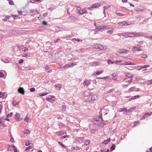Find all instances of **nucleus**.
<instances>
[{
    "label": "nucleus",
    "instance_id": "1",
    "mask_svg": "<svg viewBox=\"0 0 152 152\" xmlns=\"http://www.w3.org/2000/svg\"><path fill=\"white\" fill-rule=\"evenodd\" d=\"M93 47L98 51L102 50H105L107 48L106 46L103 47L101 44H95L93 45Z\"/></svg>",
    "mask_w": 152,
    "mask_h": 152
},
{
    "label": "nucleus",
    "instance_id": "2",
    "mask_svg": "<svg viewBox=\"0 0 152 152\" xmlns=\"http://www.w3.org/2000/svg\"><path fill=\"white\" fill-rule=\"evenodd\" d=\"M46 98L47 100L51 102H53L56 100L55 97L53 96L48 95L46 97Z\"/></svg>",
    "mask_w": 152,
    "mask_h": 152
},
{
    "label": "nucleus",
    "instance_id": "3",
    "mask_svg": "<svg viewBox=\"0 0 152 152\" xmlns=\"http://www.w3.org/2000/svg\"><path fill=\"white\" fill-rule=\"evenodd\" d=\"M20 114L19 113H17L15 115V118L17 121H20L22 119V117H20Z\"/></svg>",
    "mask_w": 152,
    "mask_h": 152
},
{
    "label": "nucleus",
    "instance_id": "4",
    "mask_svg": "<svg viewBox=\"0 0 152 152\" xmlns=\"http://www.w3.org/2000/svg\"><path fill=\"white\" fill-rule=\"evenodd\" d=\"M129 34L132 35L131 36H129V37H138L140 36V34L139 33L131 32L129 33Z\"/></svg>",
    "mask_w": 152,
    "mask_h": 152
},
{
    "label": "nucleus",
    "instance_id": "5",
    "mask_svg": "<svg viewBox=\"0 0 152 152\" xmlns=\"http://www.w3.org/2000/svg\"><path fill=\"white\" fill-rule=\"evenodd\" d=\"M128 51V50L125 49H120L118 50V52L119 53L123 54L124 53H126Z\"/></svg>",
    "mask_w": 152,
    "mask_h": 152
},
{
    "label": "nucleus",
    "instance_id": "6",
    "mask_svg": "<svg viewBox=\"0 0 152 152\" xmlns=\"http://www.w3.org/2000/svg\"><path fill=\"white\" fill-rule=\"evenodd\" d=\"M7 96V94L5 93H2L0 91V98H6Z\"/></svg>",
    "mask_w": 152,
    "mask_h": 152
},
{
    "label": "nucleus",
    "instance_id": "7",
    "mask_svg": "<svg viewBox=\"0 0 152 152\" xmlns=\"http://www.w3.org/2000/svg\"><path fill=\"white\" fill-rule=\"evenodd\" d=\"M18 91L19 93L24 94V91L23 88L22 87H20L18 89Z\"/></svg>",
    "mask_w": 152,
    "mask_h": 152
},
{
    "label": "nucleus",
    "instance_id": "8",
    "mask_svg": "<svg viewBox=\"0 0 152 152\" xmlns=\"http://www.w3.org/2000/svg\"><path fill=\"white\" fill-rule=\"evenodd\" d=\"M90 83V81L89 80H85L83 83L84 85L86 86L87 87Z\"/></svg>",
    "mask_w": 152,
    "mask_h": 152
},
{
    "label": "nucleus",
    "instance_id": "9",
    "mask_svg": "<svg viewBox=\"0 0 152 152\" xmlns=\"http://www.w3.org/2000/svg\"><path fill=\"white\" fill-rule=\"evenodd\" d=\"M80 15H82L84 13H87L88 12L87 11H86L85 9H82V10H81L80 11H79L78 13Z\"/></svg>",
    "mask_w": 152,
    "mask_h": 152
},
{
    "label": "nucleus",
    "instance_id": "10",
    "mask_svg": "<svg viewBox=\"0 0 152 152\" xmlns=\"http://www.w3.org/2000/svg\"><path fill=\"white\" fill-rule=\"evenodd\" d=\"M110 8V6L109 5H108L107 6H104L103 8H104V11L103 13L105 15V10L106 9H109Z\"/></svg>",
    "mask_w": 152,
    "mask_h": 152
},
{
    "label": "nucleus",
    "instance_id": "11",
    "mask_svg": "<svg viewBox=\"0 0 152 152\" xmlns=\"http://www.w3.org/2000/svg\"><path fill=\"white\" fill-rule=\"evenodd\" d=\"M99 28L98 30H99L105 28L108 29L109 28L108 26H99Z\"/></svg>",
    "mask_w": 152,
    "mask_h": 152
},
{
    "label": "nucleus",
    "instance_id": "12",
    "mask_svg": "<svg viewBox=\"0 0 152 152\" xmlns=\"http://www.w3.org/2000/svg\"><path fill=\"white\" fill-rule=\"evenodd\" d=\"M100 6V5L99 3H96L94 4L92 7H91V8H97L99 7Z\"/></svg>",
    "mask_w": 152,
    "mask_h": 152
},
{
    "label": "nucleus",
    "instance_id": "13",
    "mask_svg": "<svg viewBox=\"0 0 152 152\" xmlns=\"http://www.w3.org/2000/svg\"><path fill=\"white\" fill-rule=\"evenodd\" d=\"M29 118L30 116H28V115H27L24 119V121L28 123L29 120Z\"/></svg>",
    "mask_w": 152,
    "mask_h": 152
},
{
    "label": "nucleus",
    "instance_id": "14",
    "mask_svg": "<svg viewBox=\"0 0 152 152\" xmlns=\"http://www.w3.org/2000/svg\"><path fill=\"white\" fill-rule=\"evenodd\" d=\"M98 99V97L97 96L96 94H94V95L92 97H91V99L92 100H96Z\"/></svg>",
    "mask_w": 152,
    "mask_h": 152
},
{
    "label": "nucleus",
    "instance_id": "15",
    "mask_svg": "<svg viewBox=\"0 0 152 152\" xmlns=\"http://www.w3.org/2000/svg\"><path fill=\"white\" fill-rule=\"evenodd\" d=\"M56 134L58 136H60L64 134V132L60 131L56 132Z\"/></svg>",
    "mask_w": 152,
    "mask_h": 152
},
{
    "label": "nucleus",
    "instance_id": "16",
    "mask_svg": "<svg viewBox=\"0 0 152 152\" xmlns=\"http://www.w3.org/2000/svg\"><path fill=\"white\" fill-rule=\"evenodd\" d=\"M141 50V49L140 48L134 47L133 48V51H140Z\"/></svg>",
    "mask_w": 152,
    "mask_h": 152
},
{
    "label": "nucleus",
    "instance_id": "17",
    "mask_svg": "<svg viewBox=\"0 0 152 152\" xmlns=\"http://www.w3.org/2000/svg\"><path fill=\"white\" fill-rule=\"evenodd\" d=\"M124 111H125L126 113H127V109L125 108H120L119 110V111L120 112H122Z\"/></svg>",
    "mask_w": 152,
    "mask_h": 152
},
{
    "label": "nucleus",
    "instance_id": "18",
    "mask_svg": "<svg viewBox=\"0 0 152 152\" xmlns=\"http://www.w3.org/2000/svg\"><path fill=\"white\" fill-rule=\"evenodd\" d=\"M19 103V102L18 101H17L16 100H14L12 102V104L14 106H16L18 105Z\"/></svg>",
    "mask_w": 152,
    "mask_h": 152
},
{
    "label": "nucleus",
    "instance_id": "19",
    "mask_svg": "<svg viewBox=\"0 0 152 152\" xmlns=\"http://www.w3.org/2000/svg\"><path fill=\"white\" fill-rule=\"evenodd\" d=\"M149 67V65H145L143 66H138V67H140V69H138V70H139L141 69L145 68L147 67Z\"/></svg>",
    "mask_w": 152,
    "mask_h": 152
},
{
    "label": "nucleus",
    "instance_id": "20",
    "mask_svg": "<svg viewBox=\"0 0 152 152\" xmlns=\"http://www.w3.org/2000/svg\"><path fill=\"white\" fill-rule=\"evenodd\" d=\"M124 65H134V64L132 63L130 61H126L125 63L124 64Z\"/></svg>",
    "mask_w": 152,
    "mask_h": 152
},
{
    "label": "nucleus",
    "instance_id": "21",
    "mask_svg": "<svg viewBox=\"0 0 152 152\" xmlns=\"http://www.w3.org/2000/svg\"><path fill=\"white\" fill-rule=\"evenodd\" d=\"M129 34H126L125 33H122L121 35L122 36H124L125 37H129Z\"/></svg>",
    "mask_w": 152,
    "mask_h": 152
},
{
    "label": "nucleus",
    "instance_id": "22",
    "mask_svg": "<svg viewBox=\"0 0 152 152\" xmlns=\"http://www.w3.org/2000/svg\"><path fill=\"white\" fill-rule=\"evenodd\" d=\"M12 148L13 149L14 152H18L17 151V149L16 148L14 145H13L11 146Z\"/></svg>",
    "mask_w": 152,
    "mask_h": 152
},
{
    "label": "nucleus",
    "instance_id": "23",
    "mask_svg": "<svg viewBox=\"0 0 152 152\" xmlns=\"http://www.w3.org/2000/svg\"><path fill=\"white\" fill-rule=\"evenodd\" d=\"M3 108V106L2 102H0V114L1 113L2 110Z\"/></svg>",
    "mask_w": 152,
    "mask_h": 152
},
{
    "label": "nucleus",
    "instance_id": "24",
    "mask_svg": "<svg viewBox=\"0 0 152 152\" xmlns=\"http://www.w3.org/2000/svg\"><path fill=\"white\" fill-rule=\"evenodd\" d=\"M122 24V26H128L129 25V24H128L125 21L122 22L121 23Z\"/></svg>",
    "mask_w": 152,
    "mask_h": 152
},
{
    "label": "nucleus",
    "instance_id": "25",
    "mask_svg": "<svg viewBox=\"0 0 152 152\" xmlns=\"http://www.w3.org/2000/svg\"><path fill=\"white\" fill-rule=\"evenodd\" d=\"M126 76L128 78H131L133 77V75H132L129 73H128L126 74Z\"/></svg>",
    "mask_w": 152,
    "mask_h": 152
},
{
    "label": "nucleus",
    "instance_id": "26",
    "mask_svg": "<svg viewBox=\"0 0 152 152\" xmlns=\"http://www.w3.org/2000/svg\"><path fill=\"white\" fill-rule=\"evenodd\" d=\"M115 145L114 144H113L110 148V150L112 151L115 150Z\"/></svg>",
    "mask_w": 152,
    "mask_h": 152
},
{
    "label": "nucleus",
    "instance_id": "27",
    "mask_svg": "<svg viewBox=\"0 0 152 152\" xmlns=\"http://www.w3.org/2000/svg\"><path fill=\"white\" fill-rule=\"evenodd\" d=\"M152 113H151L150 114L148 113H147L145 114L144 116H143V118H145V117H147V116H150Z\"/></svg>",
    "mask_w": 152,
    "mask_h": 152
},
{
    "label": "nucleus",
    "instance_id": "28",
    "mask_svg": "<svg viewBox=\"0 0 152 152\" xmlns=\"http://www.w3.org/2000/svg\"><path fill=\"white\" fill-rule=\"evenodd\" d=\"M114 31V30L113 29H112L111 30H108L107 31V33H109V34H111L113 33Z\"/></svg>",
    "mask_w": 152,
    "mask_h": 152
},
{
    "label": "nucleus",
    "instance_id": "29",
    "mask_svg": "<svg viewBox=\"0 0 152 152\" xmlns=\"http://www.w3.org/2000/svg\"><path fill=\"white\" fill-rule=\"evenodd\" d=\"M23 133L24 134H29L30 133V132L28 130L26 129L24 130Z\"/></svg>",
    "mask_w": 152,
    "mask_h": 152
},
{
    "label": "nucleus",
    "instance_id": "30",
    "mask_svg": "<svg viewBox=\"0 0 152 152\" xmlns=\"http://www.w3.org/2000/svg\"><path fill=\"white\" fill-rule=\"evenodd\" d=\"M139 97H140V96L139 95H136V96H132L131 98V100L134 99H135L138 98Z\"/></svg>",
    "mask_w": 152,
    "mask_h": 152
},
{
    "label": "nucleus",
    "instance_id": "31",
    "mask_svg": "<svg viewBox=\"0 0 152 152\" xmlns=\"http://www.w3.org/2000/svg\"><path fill=\"white\" fill-rule=\"evenodd\" d=\"M103 71L102 70L101 71H97L95 73V74L97 75H99L100 74H101L103 73Z\"/></svg>",
    "mask_w": 152,
    "mask_h": 152
},
{
    "label": "nucleus",
    "instance_id": "32",
    "mask_svg": "<svg viewBox=\"0 0 152 152\" xmlns=\"http://www.w3.org/2000/svg\"><path fill=\"white\" fill-rule=\"evenodd\" d=\"M31 143V141H26V142L25 145L26 146H28Z\"/></svg>",
    "mask_w": 152,
    "mask_h": 152
},
{
    "label": "nucleus",
    "instance_id": "33",
    "mask_svg": "<svg viewBox=\"0 0 152 152\" xmlns=\"http://www.w3.org/2000/svg\"><path fill=\"white\" fill-rule=\"evenodd\" d=\"M71 65H72V64L71 65H69L68 64H66L65 66H64V68L65 69H66V68H68V67H70L71 66Z\"/></svg>",
    "mask_w": 152,
    "mask_h": 152
},
{
    "label": "nucleus",
    "instance_id": "34",
    "mask_svg": "<svg viewBox=\"0 0 152 152\" xmlns=\"http://www.w3.org/2000/svg\"><path fill=\"white\" fill-rule=\"evenodd\" d=\"M139 123V121H137L134 122V124L133 125V127H135L137 124H138Z\"/></svg>",
    "mask_w": 152,
    "mask_h": 152
},
{
    "label": "nucleus",
    "instance_id": "35",
    "mask_svg": "<svg viewBox=\"0 0 152 152\" xmlns=\"http://www.w3.org/2000/svg\"><path fill=\"white\" fill-rule=\"evenodd\" d=\"M10 18V17L9 16H7L5 17V18L3 19V20L5 21L9 19Z\"/></svg>",
    "mask_w": 152,
    "mask_h": 152
},
{
    "label": "nucleus",
    "instance_id": "36",
    "mask_svg": "<svg viewBox=\"0 0 152 152\" xmlns=\"http://www.w3.org/2000/svg\"><path fill=\"white\" fill-rule=\"evenodd\" d=\"M134 87H132L131 88H130L129 89L128 91L129 92H132V91H134Z\"/></svg>",
    "mask_w": 152,
    "mask_h": 152
},
{
    "label": "nucleus",
    "instance_id": "37",
    "mask_svg": "<svg viewBox=\"0 0 152 152\" xmlns=\"http://www.w3.org/2000/svg\"><path fill=\"white\" fill-rule=\"evenodd\" d=\"M110 139H108L104 141V143L105 144H106L110 141Z\"/></svg>",
    "mask_w": 152,
    "mask_h": 152
},
{
    "label": "nucleus",
    "instance_id": "38",
    "mask_svg": "<svg viewBox=\"0 0 152 152\" xmlns=\"http://www.w3.org/2000/svg\"><path fill=\"white\" fill-rule=\"evenodd\" d=\"M135 109H136V107H133L132 108H130L128 110V112H131V111H132L133 110H134Z\"/></svg>",
    "mask_w": 152,
    "mask_h": 152
},
{
    "label": "nucleus",
    "instance_id": "39",
    "mask_svg": "<svg viewBox=\"0 0 152 152\" xmlns=\"http://www.w3.org/2000/svg\"><path fill=\"white\" fill-rule=\"evenodd\" d=\"M115 13L118 15L119 16H122L124 15L123 14L120 12H115Z\"/></svg>",
    "mask_w": 152,
    "mask_h": 152
},
{
    "label": "nucleus",
    "instance_id": "40",
    "mask_svg": "<svg viewBox=\"0 0 152 152\" xmlns=\"http://www.w3.org/2000/svg\"><path fill=\"white\" fill-rule=\"evenodd\" d=\"M48 94V93H44L43 94H39V95L40 96H45L47 95Z\"/></svg>",
    "mask_w": 152,
    "mask_h": 152
},
{
    "label": "nucleus",
    "instance_id": "41",
    "mask_svg": "<svg viewBox=\"0 0 152 152\" xmlns=\"http://www.w3.org/2000/svg\"><path fill=\"white\" fill-rule=\"evenodd\" d=\"M90 143V141L89 140H86L85 142H84V144H85L86 145H87L88 144H89Z\"/></svg>",
    "mask_w": 152,
    "mask_h": 152
},
{
    "label": "nucleus",
    "instance_id": "42",
    "mask_svg": "<svg viewBox=\"0 0 152 152\" xmlns=\"http://www.w3.org/2000/svg\"><path fill=\"white\" fill-rule=\"evenodd\" d=\"M75 6L76 7L77 10L78 11V13H79V11L81 10V8L80 7H78V6Z\"/></svg>",
    "mask_w": 152,
    "mask_h": 152
},
{
    "label": "nucleus",
    "instance_id": "43",
    "mask_svg": "<svg viewBox=\"0 0 152 152\" xmlns=\"http://www.w3.org/2000/svg\"><path fill=\"white\" fill-rule=\"evenodd\" d=\"M9 4L11 5H13L14 4V3L12 1H10L9 2Z\"/></svg>",
    "mask_w": 152,
    "mask_h": 152
},
{
    "label": "nucleus",
    "instance_id": "44",
    "mask_svg": "<svg viewBox=\"0 0 152 152\" xmlns=\"http://www.w3.org/2000/svg\"><path fill=\"white\" fill-rule=\"evenodd\" d=\"M32 148V147L31 146H28L26 148L25 150H27L29 149H31Z\"/></svg>",
    "mask_w": 152,
    "mask_h": 152
},
{
    "label": "nucleus",
    "instance_id": "45",
    "mask_svg": "<svg viewBox=\"0 0 152 152\" xmlns=\"http://www.w3.org/2000/svg\"><path fill=\"white\" fill-rule=\"evenodd\" d=\"M35 88H31L30 89V91L31 92H34L35 91Z\"/></svg>",
    "mask_w": 152,
    "mask_h": 152
},
{
    "label": "nucleus",
    "instance_id": "46",
    "mask_svg": "<svg viewBox=\"0 0 152 152\" xmlns=\"http://www.w3.org/2000/svg\"><path fill=\"white\" fill-rule=\"evenodd\" d=\"M143 10H142L140 8H137L136 9L137 11L138 12H141Z\"/></svg>",
    "mask_w": 152,
    "mask_h": 152
},
{
    "label": "nucleus",
    "instance_id": "47",
    "mask_svg": "<svg viewBox=\"0 0 152 152\" xmlns=\"http://www.w3.org/2000/svg\"><path fill=\"white\" fill-rule=\"evenodd\" d=\"M146 38L149 39H152V36H146Z\"/></svg>",
    "mask_w": 152,
    "mask_h": 152
},
{
    "label": "nucleus",
    "instance_id": "48",
    "mask_svg": "<svg viewBox=\"0 0 152 152\" xmlns=\"http://www.w3.org/2000/svg\"><path fill=\"white\" fill-rule=\"evenodd\" d=\"M18 13L19 15H22L23 13L21 11H18Z\"/></svg>",
    "mask_w": 152,
    "mask_h": 152
},
{
    "label": "nucleus",
    "instance_id": "49",
    "mask_svg": "<svg viewBox=\"0 0 152 152\" xmlns=\"http://www.w3.org/2000/svg\"><path fill=\"white\" fill-rule=\"evenodd\" d=\"M75 39V41H77L78 42L81 41L82 40L81 39H77L75 38H74V39Z\"/></svg>",
    "mask_w": 152,
    "mask_h": 152
},
{
    "label": "nucleus",
    "instance_id": "50",
    "mask_svg": "<svg viewBox=\"0 0 152 152\" xmlns=\"http://www.w3.org/2000/svg\"><path fill=\"white\" fill-rule=\"evenodd\" d=\"M58 143L60 145H61L63 147L65 148V146H64V145L63 144H62L60 142H59Z\"/></svg>",
    "mask_w": 152,
    "mask_h": 152
},
{
    "label": "nucleus",
    "instance_id": "51",
    "mask_svg": "<svg viewBox=\"0 0 152 152\" xmlns=\"http://www.w3.org/2000/svg\"><path fill=\"white\" fill-rule=\"evenodd\" d=\"M68 136L67 135H64V136H62V137H61V139H64L66 137H67Z\"/></svg>",
    "mask_w": 152,
    "mask_h": 152
},
{
    "label": "nucleus",
    "instance_id": "52",
    "mask_svg": "<svg viewBox=\"0 0 152 152\" xmlns=\"http://www.w3.org/2000/svg\"><path fill=\"white\" fill-rule=\"evenodd\" d=\"M12 114L13 113H10V114L8 115H7V117H11L12 116Z\"/></svg>",
    "mask_w": 152,
    "mask_h": 152
},
{
    "label": "nucleus",
    "instance_id": "53",
    "mask_svg": "<svg viewBox=\"0 0 152 152\" xmlns=\"http://www.w3.org/2000/svg\"><path fill=\"white\" fill-rule=\"evenodd\" d=\"M4 76V74L2 72H0V77H3Z\"/></svg>",
    "mask_w": 152,
    "mask_h": 152
},
{
    "label": "nucleus",
    "instance_id": "54",
    "mask_svg": "<svg viewBox=\"0 0 152 152\" xmlns=\"http://www.w3.org/2000/svg\"><path fill=\"white\" fill-rule=\"evenodd\" d=\"M62 107H63V111H65V109H66V106L65 105H62Z\"/></svg>",
    "mask_w": 152,
    "mask_h": 152
},
{
    "label": "nucleus",
    "instance_id": "55",
    "mask_svg": "<svg viewBox=\"0 0 152 152\" xmlns=\"http://www.w3.org/2000/svg\"><path fill=\"white\" fill-rule=\"evenodd\" d=\"M23 59H20L19 60V64H21L23 62Z\"/></svg>",
    "mask_w": 152,
    "mask_h": 152
},
{
    "label": "nucleus",
    "instance_id": "56",
    "mask_svg": "<svg viewBox=\"0 0 152 152\" xmlns=\"http://www.w3.org/2000/svg\"><path fill=\"white\" fill-rule=\"evenodd\" d=\"M111 63V64H113V62L111 61L110 60H109L107 61V63L108 64H110V63Z\"/></svg>",
    "mask_w": 152,
    "mask_h": 152
},
{
    "label": "nucleus",
    "instance_id": "57",
    "mask_svg": "<svg viewBox=\"0 0 152 152\" xmlns=\"http://www.w3.org/2000/svg\"><path fill=\"white\" fill-rule=\"evenodd\" d=\"M60 40V39H57L54 42L55 43H56L58 42Z\"/></svg>",
    "mask_w": 152,
    "mask_h": 152
},
{
    "label": "nucleus",
    "instance_id": "58",
    "mask_svg": "<svg viewBox=\"0 0 152 152\" xmlns=\"http://www.w3.org/2000/svg\"><path fill=\"white\" fill-rule=\"evenodd\" d=\"M2 118H0V124H2L3 121H2Z\"/></svg>",
    "mask_w": 152,
    "mask_h": 152
},
{
    "label": "nucleus",
    "instance_id": "59",
    "mask_svg": "<svg viewBox=\"0 0 152 152\" xmlns=\"http://www.w3.org/2000/svg\"><path fill=\"white\" fill-rule=\"evenodd\" d=\"M122 2L123 3H126L127 2V0H122Z\"/></svg>",
    "mask_w": 152,
    "mask_h": 152
},
{
    "label": "nucleus",
    "instance_id": "60",
    "mask_svg": "<svg viewBox=\"0 0 152 152\" xmlns=\"http://www.w3.org/2000/svg\"><path fill=\"white\" fill-rule=\"evenodd\" d=\"M42 23L44 25H46L47 24V23L45 21H43L42 22Z\"/></svg>",
    "mask_w": 152,
    "mask_h": 152
},
{
    "label": "nucleus",
    "instance_id": "61",
    "mask_svg": "<svg viewBox=\"0 0 152 152\" xmlns=\"http://www.w3.org/2000/svg\"><path fill=\"white\" fill-rule=\"evenodd\" d=\"M149 84H151L152 83V80H149Z\"/></svg>",
    "mask_w": 152,
    "mask_h": 152
},
{
    "label": "nucleus",
    "instance_id": "62",
    "mask_svg": "<svg viewBox=\"0 0 152 152\" xmlns=\"http://www.w3.org/2000/svg\"><path fill=\"white\" fill-rule=\"evenodd\" d=\"M141 57H146V55L145 54L142 55Z\"/></svg>",
    "mask_w": 152,
    "mask_h": 152
},
{
    "label": "nucleus",
    "instance_id": "63",
    "mask_svg": "<svg viewBox=\"0 0 152 152\" xmlns=\"http://www.w3.org/2000/svg\"><path fill=\"white\" fill-rule=\"evenodd\" d=\"M130 5L131 6V7H134V4H131V3H130Z\"/></svg>",
    "mask_w": 152,
    "mask_h": 152
},
{
    "label": "nucleus",
    "instance_id": "64",
    "mask_svg": "<svg viewBox=\"0 0 152 152\" xmlns=\"http://www.w3.org/2000/svg\"><path fill=\"white\" fill-rule=\"evenodd\" d=\"M128 82L130 83L132 82V79H131L130 80H128Z\"/></svg>",
    "mask_w": 152,
    "mask_h": 152
}]
</instances>
